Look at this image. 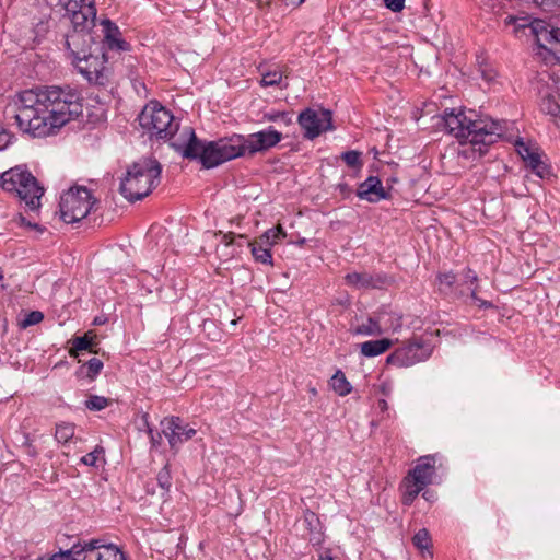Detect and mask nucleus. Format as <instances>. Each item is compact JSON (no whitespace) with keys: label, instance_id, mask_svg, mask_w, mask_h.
I'll return each instance as SVG.
<instances>
[{"label":"nucleus","instance_id":"nucleus-59","mask_svg":"<svg viewBox=\"0 0 560 560\" xmlns=\"http://www.w3.org/2000/svg\"><path fill=\"white\" fill-rule=\"evenodd\" d=\"M390 182H392V183H396V182H397V179H396V178H392V179H390Z\"/></svg>","mask_w":560,"mask_h":560},{"label":"nucleus","instance_id":"nucleus-45","mask_svg":"<svg viewBox=\"0 0 560 560\" xmlns=\"http://www.w3.org/2000/svg\"><path fill=\"white\" fill-rule=\"evenodd\" d=\"M385 5L393 12H400L405 7V0H384Z\"/></svg>","mask_w":560,"mask_h":560},{"label":"nucleus","instance_id":"nucleus-56","mask_svg":"<svg viewBox=\"0 0 560 560\" xmlns=\"http://www.w3.org/2000/svg\"><path fill=\"white\" fill-rule=\"evenodd\" d=\"M339 188L341 191H345L347 189V185H339Z\"/></svg>","mask_w":560,"mask_h":560},{"label":"nucleus","instance_id":"nucleus-50","mask_svg":"<svg viewBox=\"0 0 560 560\" xmlns=\"http://www.w3.org/2000/svg\"><path fill=\"white\" fill-rule=\"evenodd\" d=\"M233 240H234V233L232 232H229V233H225L223 234V242L225 243V245H231L233 243Z\"/></svg>","mask_w":560,"mask_h":560},{"label":"nucleus","instance_id":"nucleus-6","mask_svg":"<svg viewBox=\"0 0 560 560\" xmlns=\"http://www.w3.org/2000/svg\"><path fill=\"white\" fill-rule=\"evenodd\" d=\"M139 124L150 137H156L173 143L183 141L180 138L179 124L175 120L173 114L163 107L159 102H150L141 110Z\"/></svg>","mask_w":560,"mask_h":560},{"label":"nucleus","instance_id":"nucleus-14","mask_svg":"<svg viewBox=\"0 0 560 560\" xmlns=\"http://www.w3.org/2000/svg\"><path fill=\"white\" fill-rule=\"evenodd\" d=\"M345 281L357 290L385 289L393 283V278L382 272H350L345 276Z\"/></svg>","mask_w":560,"mask_h":560},{"label":"nucleus","instance_id":"nucleus-13","mask_svg":"<svg viewBox=\"0 0 560 560\" xmlns=\"http://www.w3.org/2000/svg\"><path fill=\"white\" fill-rule=\"evenodd\" d=\"M162 433L167 439L172 450L178 447L186 441L191 440L197 431L188 424H184L179 417H166L161 421Z\"/></svg>","mask_w":560,"mask_h":560},{"label":"nucleus","instance_id":"nucleus-21","mask_svg":"<svg viewBox=\"0 0 560 560\" xmlns=\"http://www.w3.org/2000/svg\"><path fill=\"white\" fill-rule=\"evenodd\" d=\"M460 285H466L467 290L470 292V296L475 303L478 304L479 307L489 308L492 307V303L485 301L477 296L478 290V277L477 273L470 268L465 269L463 275V281Z\"/></svg>","mask_w":560,"mask_h":560},{"label":"nucleus","instance_id":"nucleus-52","mask_svg":"<svg viewBox=\"0 0 560 560\" xmlns=\"http://www.w3.org/2000/svg\"><path fill=\"white\" fill-rule=\"evenodd\" d=\"M378 408L382 412H387L388 411V404L385 399H380L378 400Z\"/></svg>","mask_w":560,"mask_h":560},{"label":"nucleus","instance_id":"nucleus-55","mask_svg":"<svg viewBox=\"0 0 560 560\" xmlns=\"http://www.w3.org/2000/svg\"><path fill=\"white\" fill-rule=\"evenodd\" d=\"M310 393H311V395L316 396L317 395V389L315 387H311L310 388Z\"/></svg>","mask_w":560,"mask_h":560},{"label":"nucleus","instance_id":"nucleus-27","mask_svg":"<svg viewBox=\"0 0 560 560\" xmlns=\"http://www.w3.org/2000/svg\"><path fill=\"white\" fill-rule=\"evenodd\" d=\"M95 345L96 343L94 341V338L90 337L88 334H85L81 337H75L72 340V348L70 350V354L72 357H77V355H79L80 351H84V350L94 352L93 346H95Z\"/></svg>","mask_w":560,"mask_h":560},{"label":"nucleus","instance_id":"nucleus-44","mask_svg":"<svg viewBox=\"0 0 560 560\" xmlns=\"http://www.w3.org/2000/svg\"><path fill=\"white\" fill-rule=\"evenodd\" d=\"M13 136L0 124V151L4 150L12 140Z\"/></svg>","mask_w":560,"mask_h":560},{"label":"nucleus","instance_id":"nucleus-57","mask_svg":"<svg viewBox=\"0 0 560 560\" xmlns=\"http://www.w3.org/2000/svg\"><path fill=\"white\" fill-rule=\"evenodd\" d=\"M141 430H144L147 432V424H144L143 422H142Z\"/></svg>","mask_w":560,"mask_h":560},{"label":"nucleus","instance_id":"nucleus-41","mask_svg":"<svg viewBox=\"0 0 560 560\" xmlns=\"http://www.w3.org/2000/svg\"><path fill=\"white\" fill-rule=\"evenodd\" d=\"M103 448H98L96 447L94 451L88 453L86 455H84L82 458H81V462L84 464V465H88V466H96L101 455L103 454Z\"/></svg>","mask_w":560,"mask_h":560},{"label":"nucleus","instance_id":"nucleus-32","mask_svg":"<svg viewBox=\"0 0 560 560\" xmlns=\"http://www.w3.org/2000/svg\"><path fill=\"white\" fill-rule=\"evenodd\" d=\"M284 236H285V232L279 225L275 229H269L259 238L261 240L262 244H268V245L272 246L273 244H276L279 240H281Z\"/></svg>","mask_w":560,"mask_h":560},{"label":"nucleus","instance_id":"nucleus-15","mask_svg":"<svg viewBox=\"0 0 560 560\" xmlns=\"http://www.w3.org/2000/svg\"><path fill=\"white\" fill-rule=\"evenodd\" d=\"M388 322L385 323L386 327L384 328L382 322L384 319L383 316H377L376 318L369 317L365 323L357 326L354 329V334L362 336H380L389 329L397 330L401 327V317L397 315H388Z\"/></svg>","mask_w":560,"mask_h":560},{"label":"nucleus","instance_id":"nucleus-48","mask_svg":"<svg viewBox=\"0 0 560 560\" xmlns=\"http://www.w3.org/2000/svg\"><path fill=\"white\" fill-rule=\"evenodd\" d=\"M540 155L537 152H534L527 160H525L526 164L532 168L535 166L538 162H540Z\"/></svg>","mask_w":560,"mask_h":560},{"label":"nucleus","instance_id":"nucleus-54","mask_svg":"<svg viewBox=\"0 0 560 560\" xmlns=\"http://www.w3.org/2000/svg\"><path fill=\"white\" fill-rule=\"evenodd\" d=\"M258 2V4L262 5V4H269L271 2V0H256Z\"/></svg>","mask_w":560,"mask_h":560},{"label":"nucleus","instance_id":"nucleus-58","mask_svg":"<svg viewBox=\"0 0 560 560\" xmlns=\"http://www.w3.org/2000/svg\"><path fill=\"white\" fill-rule=\"evenodd\" d=\"M2 279H3V272H2V270L0 269V280H2Z\"/></svg>","mask_w":560,"mask_h":560},{"label":"nucleus","instance_id":"nucleus-53","mask_svg":"<svg viewBox=\"0 0 560 560\" xmlns=\"http://www.w3.org/2000/svg\"><path fill=\"white\" fill-rule=\"evenodd\" d=\"M515 21H516V19H515L514 16H508V18L505 19V23H506V24L514 23Z\"/></svg>","mask_w":560,"mask_h":560},{"label":"nucleus","instance_id":"nucleus-40","mask_svg":"<svg viewBox=\"0 0 560 560\" xmlns=\"http://www.w3.org/2000/svg\"><path fill=\"white\" fill-rule=\"evenodd\" d=\"M44 319V315L39 311H32L30 312L25 318L21 322V326L23 328H26L32 325H36L40 323Z\"/></svg>","mask_w":560,"mask_h":560},{"label":"nucleus","instance_id":"nucleus-1","mask_svg":"<svg viewBox=\"0 0 560 560\" xmlns=\"http://www.w3.org/2000/svg\"><path fill=\"white\" fill-rule=\"evenodd\" d=\"M19 129L33 137H47L82 114V97L70 86H43L20 92L14 98Z\"/></svg>","mask_w":560,"mask_h":560},{"label":"nucleus","instance_id":"nucleus-46","mask_svg":"<svg viewBox=\"0 0 560 560\" xmlns=\"http://www.w3.org/2000/svg\"><path fill=\"white\" fill-rule=\"evenodd\" d=\"M532 171L537 175L539 176L540 178H542L547 172H548V167L547 165L540 161L538 162L535 166L532 167Z\"/></svg>","mask_w":560,"mask_h":560},{"label":"nucleus","instance_id":"nucleus-31","mask_svg":"<svg viewBox=\"0 0 560 560\" xmlns=\"http://www.w3.org/2000/svg\"><path fill=\"white\" fill-rule=\"evenodd\" d=\"M103 362L97 358H92L81 366V373H85L86 377L94 380L103 369Z\"/></svg>","mask_w":560,"mask_h":560},{"label":"nucleus","instance_id":"nucleus-28","mask_svg":"<svg viewBox=\"0 0 560 560\" xmlns=\"http://www.w3.org/2000/svg\"><path fill=\"white\" fill-rule=\"evenodd\" d=\"M412 542L422 553L427 551L431 555L432 539L427 528L419 529L412 537Z\"/></svg>","mask_w":560,"mask_h":560},{"label":"nucleus","instance_id":"nucleus-33","mask_svg":"<svg viewBox=\"0 0 560 560\" xmlns=\"http://www.w3.org/2000/svg\"><path fill=\"white\" fill-rule=\"evenodd\" d=\"M109 399L104 396L90 395L85 400V407L89 410L100 411L109 406Z\"/></svg>","mask_w":560,"mask_h":560},{"label":"nucleus","instance_id":"nucleus-20","mask_svg":"<svg viewBox=\"0 0 560 560\" xmlns=\"http://www.w3.org/2000/svg\"><path fill=\"white\" fill-rule=\"evenodd\" d=\"M536 32L537 40L542 48L551 51L552 54L560 52V28H544L540 32Z\"/></svg>","mask_w":560,"mask_h":560},{"label":"nucleus","instance_id":"nucleus-23","mask_svg":"<svg viewBox=\"0 0 560 560\" xmlns=\"http://www.w3.org/2000/svg\"><path fill=\"white\" fill-rule=\"evenodd\" d=\"M401 487L404 489L402 503L405 505H411L419 493L425 488L408 475L404 478Z\"/></svg>","mask_w":560,"mask_h":560},{"label":"nucleus","instance_id":"nucleus-18","mask_svg":"<svg viewBox=\"0 0 560 560\" xmlns=\"http://www.w3.org/2000/svg\"><path fill=\"white\" fill-rule=\"evenodd\" d=\"M88 30L89 28L74 27L73 32L67 36L66 46L69 51L71 61L75 59L74 50H86V54L92 52L90 47L92 43V36Z\"/></svg>","mask_w":560,"mask_h":560},{"label":"nucleus","instance_id":"nucleus-34","mask_svg":"<svg viewBox=\"0 0 560 560\" xmlns=\"http://www.w3.org/2000/svg\"><path fill=\"white\" fill-rule=\"evenodd\" d=\"M541 110L552 117L560 118V105L556 102L555 97L546 96L540 104Z\"/></svg>","mask_w":560,"mask_h":560},{"label":"nucleus","instance_id":"nucleus-9","mask_svg":"<svg viewBox=\"0 0 560 560\" xmlns=\"http://www.w3.org/2000/svg\"><path fill=\"white\" fill-rule=\"evenodd\" d=\"M432 349L429 343L420 339H415L397 348L387 357V363L399 368H408L416 363L427 360L431 355Z\"/></svg>","mask_w":560,"mask_h":560},{"label":"nucleus","instance_id":"nucleus-29","mask_svg":"<svg viewBox=\"0 0 560 560\" xmlns=\"http://www.w3.org/2000/svg\"><path fill=\"white\" fill-rule=\"evenodd\" d=\"M74 436V424L62 422L56 425L55 438L59 443L66 444Z\"/></svg>","mask_w":560,"mask_h":560},{"label":"nucleus","instance_id":"nucleus-11","mask_svg":"<svg viewBox=\"0 0 560 560\" xmlns=\"http://www.w3.org/2000/svg\"><path fill=\"white\" fill-rule=\"evenodd\" d=\"M300 126L304 130V137L314 139L322 132L332 129L331 114L329 110L316 112L311 108L303 110L298 118Z\"/></svg>","mask_w":560,"mask_h":560},{"label":"nucleus","instance_id":"nucleus-47","mask_svg":"<svg viewBox=\"0 0 560 560\" xmlns=\"http://www.w3.org/2000/svg\"><path fill=\"white\" fill-rule=\"evenodd\" d=\"M534 3L540 7H553L556 4H560V0H532Z\"/></svg>","mask_w":560,"mask_h":560},{"label":"nucleus","instance_id":"nucleus-19","mask_svg":"<svg viewBox=\"0 0 560 560\" xmlns=\"http://www.w3.org/2000/svg\"><path fill=\"white\" fill-rule=\"evenodd\" d=\"M104 42L110 50H129V44L121 38L119 27L110 20L102 21Z\"/></svg>","mask_w":560,"mask_h":560},{"label":"nucleus","instance_id":"nucleus-22","mask_svg":"<svg viewBox=\"0 0 560 560\" xmlns=\"http://www.w3.org/2000/svg\"><path fill=\"white\" fill-rule=\"evenodd\" d=\"M392 347V341L387 338L378 340H369L360 345L361 354L366 358H373L386 352Z\"/></svg>","mask_w":560,"mask_h":560},{"label":"nucleus","instance_id":"nucleus-51","mask_svg":"<svg viewBox=\"0 0 560 560\" xmlns=\"http://www.w3.org/2000/svg\"><path fill=\"white\" fill-rule=\"evenodd\" d=\"M305 0H283L284 4L287 7H299L302 4Z\"/></svg>","mask_w":560,"mask_h":560},{"label":"nucleus","instance_id":"nucleus-3","mask_svg":"<svg viewBox=\"0 0 560 560\" xmlns=\"http://www.w3.org/2000/svg\"><path fill=\"white\" fill-rule=\"evenodd\" d=\"M180 138L183 141L174 142L173 149L185 159L199 160L206 168L243 156L240 135L203 142L197 138L191 127H185L180 130Z\"/></svg>","mask_w":560,"mask_h":560},{"label":"nucleus","instance_id":"nucleus-7","mask_svg":"<svg viewBox=\"0 0 560 560\" xmlns=\"http://www.w3.org/2000/svg\"><path fill=\"white\" fill-rule=\"evenodd\" d=\"M75 59L72 65L88 80L89 83L106 88L112 83V70L106 65L107 59L104 52L86 54V50H74Z\"/></svg>","mask_w":560,"mask_h":560},{"label":"nucleus","instance_id":"nucleus-10","mask_svg":"<svg viewBox=\"0 0 560 560\" xmlns=\"http://www.w3.org/2000/svg\"><path fill=\"white\" fill-rule=\"evenodd\" d=\"M240 140L242 141L243 155H253L276 147L282 140V133L270 126L247 137L240 135Z\"/></svg>","mask_w":560,"mask_h":560},{"label":"nucleus","instance_id":"nucleus-38","mask_svg":"<svg viewBox=\"0 0 560 560\" xmlns=\"http://www.w3.org/2000/svg\"><path fill=\"white\" fill-rule=\"evenodd\" d=\"M341 159L350 167H360L362 165L361 153L354 150L343 152Z\"/></svg>","mask_w":560,"mask_h":560},{"label":"nucleus","instance_id":"nucleus-24","mask_svg":"<svg viewBox=\"0 0 560 560\" xmlns=\"http://www.w3.org/2000/svg\"><path fill=\"white\" fill-rule=\"evenodd\" d=\"M249 246L252 247V255L254 256L255 260L261 264L272 265V256L270 253V245L262 244L261 240L258 238L254 243H250Z\"/></svg>","mask_w":560,"mask_h":560},{"label":"nucleus","instance_id":"nucleus-43","mask_svg":"<svg viewBox=\"0 0 560 560\" xmlns=\"http://www.w3.org/2000/svg\"><path fill=\"white\" fill-rule=\"evenodd\" d=\"M515 145L518 154L524 161L527 160L529 155H532L535 152L527 144H525L522 139H518L515 142Z\"/></svg>","mask_w":560,"mask_h":560},{"label":"nucleus","instance_id":"nucleus-36","mask_svg":"<svg viewBox=\"0 0 560 560\" xmlns=\"http://www.w3.org/2000/svg\"><path fill=\"white\" fill-rule=\"evenodd\" d=\"M436 278L440 284L441 292H446L447 290H451L456 283V276L452 271L441 272L438 275Z\"/></svg>","mask_w":560,"mask_h":560},{"label":"nucleus","instance_id":"nucleus-5","mask_svg":"<svg viewBox=\"0 0 560 560\" xmlns=\"http://www.w3.org/2000/svg\"><path fill=\"white\" fill-rule=\"evenodd\" d=\"M0 186L19 197L30 211H37L40 208L45 188L25 166L18 165L3 172Z\"/></svg>","mask_w":560,"mask_h":560},{"label":"nucleus","instance_id":"nucleus-42","mask_svg":"<svg viewBox=\"0 0 560 560\" xmlns=\"http://www.w3.org/2000/svg\"><path fill=\"white\" fill-rule=\"evenodd\" d=\"M15 224L19 226L25 228V229H32L36 230L38 232H43V229L37 223H32L30 220H27L23 214L19 213L14 217L12 220Z\"/></svg>","mask_w":560,"mask_h":560},{"label":"nucleus","instance_id":"nucleus-25","mask_svg":"<svg viewBox=\"0 0 560 560\" xmlns=\"http://www.w3.org/2000/svg\"><path fill=\"white\" fill-rule=\"evenodd\" d=\"M331 388L339 395L346 396L351 393L352 386L341 371H337L330 380Z\"/></svg>","mask_w":560,"mask_h":560},{"label":"nucleus","instance_id":"nucleus-16","mask_svg":"<svg viewBox=\"0 0 560 560\" xmlns=\"http://www.w3.org/2000/svg\"><path fill=\"white\" fill-rule=\"evenodd\" d=\"M390 188L385 189L378 177L370 176L359 185L357 196L370 202H378L392 198Z\"/></svg>","mask_w":560,"mask_h":560},{"label":"nucleus","instance_id":"nucleus-49","mask_svg":"<svg viewBox=\"0 0 560 560\" xmlns=\"http://www.w3.org/2000/svg\"><path fill=\"white\" fill-rule=\"evenodd\" d=\"M481 73H482V78L487 82H491L495 78V71L492 69H482Z\"/></svg>","mask_w":560,"mask_h":560},{"label":"nucleus","instance_id":"nucleus-35","mask_svg":"<svg viewBox=\"0 0 560 560\" xmlns=\"http://www.w3.org/2000/svg\"><path fill=\"white\" fill-rule=\"evenodd\" d=\"M141 422L147 424V434H148V436L150 439V443H151L152 447L160 446L161 443H162V434L163 433L154 432L153 428L150 425L149 415L148 413H143L142 415Z\"/></svg>","mask_w":560,"mask_h":560},{"label":"nucleus","instance_id":"nucleus-30","mask_svg":"<svg viewBox=\"0 0 560 560\" xmlns=\"http://www.w3.org/2000/svg\"><path fill=\"white\" fill-rule=\"evenodd\" d=\"M261 72V80H260V84L262 86H278L281 84L282 82V71L278 70V69H273V70H268V71H264V70H260Z\"/></svg>","mask_w":560,"mask_h":560},{"label":"nucleus","instance_id":"nucleus-12","mask_svg":"<svg viewBox=\"0 0 560 560\" xmlns=\"http://www.w3.org/2000/svg\"><path fill=\"white\" fill-rule=\"evenodd\" d=\"M65 10L75 28H90L95 24L96 8L94 0H68Z\"/></svg>","mask_w":560,"mask_h":560},{"label":"nucleus","instance_id":"nucleus-17","mask_svg":"<svg viewBox=\"0 0 560 560\" xmlns=\"http://www.w3.org/2000/svg\"><path fill=\"white\" fill-rule=\"evenodd\" d=\"M436 455H424L418 458L412 470L408 472L420 486H429L435 475Z\"/></svg>","mask_w":560,"mask_h":560},{"label":"nucleus","instance_id":"nucleus-26","mask_svg":"<svg viewBox=\"0 0 560 560\" xmlns=\"http://www.w3.org/2000/svg\"><path fill=\"white\" fill-rule=\"evenodd\" d=\"M304 522L310 527V538H308L310 542L313 546H319L323 541V534L319 530H316L315 525L319 524L318 517L316 516L315 513L310 512V513L305 514Z\"/></svg>","mask_w":560,"mask_h":560},{"label":"nucleus","instance_id":"nucleus-37","mask_svg":"<svg viewBox=\"0 0 560 560\" xmlns=\"http://www.w3.org/2000/svg\"><path fill=\"white\" fill-rule=\"evenodd\" d=\"M264 118L268 121H281L283 125L289 126L292 124V118L287 112H269L264 115Z\"/></svg>","mask_w":560,"mask_h":560},{"label":"nucleus","instance_id":"nucleus-4","mask_svg":"<svg viewBox=\"0 0 560 560\" xmlns=\"http://www.w3.org/2000/svg\"><path fill=\"white\" fill-rule=\"evenodd\" d=\"M162 167L158 160L140 159L132 163L120 182L119 191L130 202L141 200L160 184Z\"/></svg>","mask_w":560,"mask_h":560},{"label":"nucleus","instance_id":"nucleus-2","mask_svg":"<svg viewBox=\"0 0 560 560\" xmlns=\"http://www.w3.org/2000/svg\"><path fill=\"white\" fill-rule=\"evenodd\" d=\"M467 116L464 110L455 113V109L445 110L442 124L445 131L459 140L462 144L470 143L472 151H478L481 156L487 147L503 137L505 127L491 118H474V113Z\"/></svg>","mask_w":560,"mask_h":560},{"label":"nucleus","instance_id":"nucleus-8","mask_svg":"<svg viewBox=\"0 0 560 560\" xmlns=\"http://www.w3.org/2000/svg\"><path fill=\"white\" fill-rule=\"evenodd\" d=\"M94 202L95 199L86 187H71L60 197V218L66 223L79 222L90 213Z\"/></svg>","mask_w":560,"mask_h":560},{"label":"nucleus","instance_id":"nucleus-39","mask_svg":"<svg viewBox=\"0 0 560 560\" xmlns=\"http://www.w3.org/2000/svg\"><path fill=\"white\" fill-rule=\"evenodd\" d=\"M156 480L159 486L164 492H167L171 487V474L167 466H164L158 474Z\"/></svg>","mask_w":560,"mask_h":560}]
</instances>
